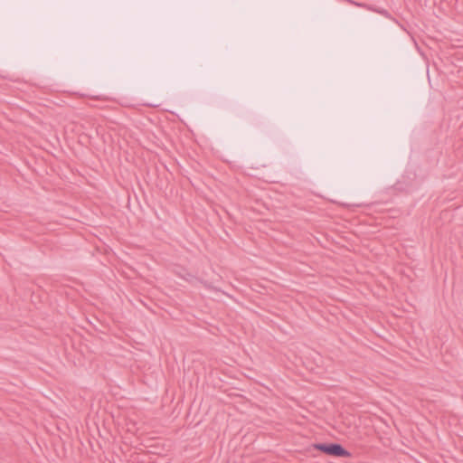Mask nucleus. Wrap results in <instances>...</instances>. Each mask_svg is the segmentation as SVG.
<instances>
[{"instance_id": "nucleus-2", "label": "nucleus", "mask_w": 463, "mask_h": 463, "mask_svg": "<svg viewBox=\"0 0 463 463\" xmlns=\"http://www.w3.org/2000/svg\"><path fill=\"white\" fill-rule=\"evenodd\" d=\"M380 14H384V15H387L388 14V12L386 10H381V11H378Z\"/></svg>"}, {"instance_id": "nucleus-1", "label": "nucleus", "mask_w": 463, "mask_h": 463, "mask_svg": "<svg viewBox=\"0 0 463 463\" xmlns=\"http://www.w3.org/2000/svg\"><path fill=\"white\" fill-rule=\"evenodd\" d=\"M312 447L314 449L318 450L327 456L336 458H350L352 456L351 452L348 451L340 443H314Z\"/></svg>"}]
</instances>
